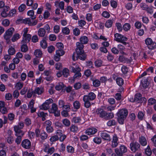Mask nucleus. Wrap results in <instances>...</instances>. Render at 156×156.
Here are the masks:
<instances>
[{
	"mask_svg": "<svg viewBox=\"0 0 156 156\" xmlns=\"http://www.w3.org/2000/svg\"><path fill=\"white\" fill-rule=\"evenodd\" d=\"M76 45L77 48L76 49V52H74L72 55L73 60L76 61L79 59L82 60H85L87 55L83 50L84 45L80 44L79 42L76 43Z\"/></svg>",
	"mask_w": 156,
	"mask_h": 156,
	"instance_id": "obj_1",
	"label": "nucleus"
},
{
	"mask_svg": "<svg viewBox=\"0 0 156 156\" xmlns=\"http://www.w3.org/2000/svg\"><path fill=\"white\" fill-rule=\"evenodd\" d=\"M128 112L127 110L122 109L118 112V121L120 124H123L125 119L128 115Z\"/></svg>",
	"mask_w": 156,
	"mask_h": 156,
	"instance_id": "obj_2",
	"label": "nucleus"
},
{
	"mask_svg": "<svg viewBox=\"0 0 156 156\" xmlns=\"http://www.w3.org/2000/svg\"><path fill=\"white\" fill-rule=\"evenodd\" d=\"M127 151V147L124 145H121L119 148H116L115 150V152L118 156H123V154Z\"/></svg>",
	"mask_w": 156,
	"mask_h": 156,
	"instance_id": "obj_3",
	"label": "nucleus"
},
{
	"mask_svg": "<svg viewBox=\"0 0 156 156\" xmlns=\"http://www.w3.org/2000/svg\"><path fill=\"white\" fill-rule=\"evenodd\" d=\"M131 150L133 152L138 151L140 148V145L136 141H133L130 144Z\"/></svg>",
	"mask_w": 156,
	"mask_h": 156,
	"instance_id": "obj_4",
	"label": "nucleus"
},
{
	"mask_svg": "<svg viewBox=\"0 0 156 156\" xmlns=\"http://www.w3.org/2000/svg\"><path fill=\"white\" fill-rule=\"evenodd\" d=\"M146 44L147 45H150L148 48L151 49L156 48V43L153 42L152 40L150 38H148L145 40Z\"/></svg>",
	"mask_w": 156,
	"mask_h": 156,
	"instance_id": "obj_5",
	"label": "nucleus"
},
{
	"mask_svg": "<svg viewBox=\"0 0 156 156\" xmlns=\"http://www.w3.org/2000/svg\"><path fill=\"white\" fill-rule=\"evenodd\" d=\"M51 113H53L55 116H58L60 115V112L58 110L57 105L56 104L53 103L51 109Z\"/></svg>",
	"mask_w": 156,
	"mask_h": 156,
	"instance_id": "obj_6",
	"label": "nucleus"
},
{
	"mask_svg": "<svg viewBox=\"0 0 156 156\" xmlns=\"http://www.w3.org/2000/svg\"><path fill=\"white\" fill-rule=\"evenodd\" d=\"M14 30V28L12 27L8 29L6 31L5 34L4 35V38L7 40L9 39L12 36Z\"/></svg>",
	"mask_w": 156,
	"mask_h": 156,
	"instance_id": "obj_7",
	"label": "nucleus"
},
{
	"mask_svg": "<svg viewBox=\"0 0 156 156\" xmlns=\"http://www.w3.org/2000/svg\"><path fill=\"white\" fill-rule=\"evenodd\" d=\"M15 133V135L17 136V138L15 140V142L17 144H19L22 140V137L24 135V133L23 132H21V133H20L18 131Z\"/></svg>",
	"mask_w": 156,
	"mask_h": 156,
	"instance_id": "obj_8",
	"label": "nucleus"
},
{
	"mask_svg": "<svg viewBox=\"0 0 156 156\" xmlns=\"http://www.w3.org/2000/svg\"><path fill=\"white\" fill-rule=\"evenodd\" d=\"M115 38V40L119 42H122V41H126L127 40V38L122 35L118 33H116L114 35Z\"/></svg>",
	"mask_w": 156,
	"mask_h": 156,
	"instance_id": "obj_9",
	"label": "nucleus"
},
{
	"mask_svg": "<svg viewBox=\"0 0 156 156\" xmlns=\"http://www.w3.org/2000/svg\"><path fill=\"white\" fill-rule=\"evenodd\" d=\"M96 113L99 116L102 118H106V112L102 109L98 108L96 109Z\"/></svg>",
	"mask_w": 156,
	"mask_h": 156,
	"instance_id": "obj_10",
	"label": "nucleus"
},
{
	"mask_svg": "<svg viewBox=\"0 0 156 156\" xmlns=\"http://www.w3.org/2000/svg\"><path fill=\"white\" fill-rule=\"evenodd\" d=\"M101 136L103 139L108 141L111 140L110 135L106 131H102L101 133Z\"/></svg>",
	"mask_w": 156,
	"mask_h": 156,
	"instance_id": "obj_11",
	"label": "nucleus"
},
{
	"mask_svg": "<svg viewBox=\"0 0 156 156\" xmlns=\"http://www.w3.org/2000/svg\"><path fill=\"white\" fill-rule=\"evenodd\" d=\"M21 145L24 148L26 149H29L31 146V143L28 139H24L22 142Z\"/></svg>",
	"mask_w": 156,
	"mask_h": 156,
	"instance_id": "obj_12",
	"label": "nucleus"
},
{
	"mask_svg": "<svg viewBox=\"0 0 156 156\" xmlns=\"http://www.w3.org/2000/svg\"><path fill=\"white\" fill-rule=\"evenodd\" d=\"M24 126V124L23 122H20L19 123L18 125L17 126H14V130L15 132H17L19 131V133H21V132H23L20 129H22Z\"/></svg>",
	"mask_w": 156,
	"mask_h": 156,
	"instance_id": "obj_13",
	"label": "nucleus"
},
{
	"mask_svg": "<svg viewBox=\"0 0 156 156\" xmlns=\"http://www.w3.org/2000/svg\"><path fill=\"white\" fill-rule=\"evenodd\" d=\"M83 97L89 100L92 101L95 98L96 95L94 93L90 92L88 94V95H85Z\"/></svg>",
	"mask_w": 156,
	"mask_h": 156,
	"instance_id": "obj_14",
	"label": "nucleus"
},
{
	"mask_svg": "<svg viewBox=\"0 0 156 156\" xmlns=\"http://www.w3.org/2000/svg\"><path fill=\"white\" fill-rule=\"evenodd\" d=\"M80 43L79 42L80 44L83 45V44H86L88 43L89 41L88 38L86 36L81 37L80 39Z\"/></svg>",
	"mask_w": 156,
	"mask_h": 156,
	"instance_id": "obj_15",
	"label": "nucleus"
},
{
	"mask_svg": "<svg viewBox=\"0 0 156 156\" xmlns=\"http://www.w3.org/2000/svg\"><path fill=\"white\" fill-rule=\"evenodd\" d=\"M23 36V38L21 41V43H24V44L28 43L30 41L31 38V35L29 34H28L27 35H25Z\"/></svg>",
	"mask_w": 156,
	"mask_h": 156,
	"instance_id": "obj_16",
	"label": "nucleus"
},
{
	"mask_svg": "<svg viewBox=\"0 0 156 156\" xmlns=\"http://www.w3.org/2000/svg\"><path fill=\"white\" fill-rule=\"evenodd\" d=\"M97 131V129L94 128H92L87 129L86 130L85 133L88 135L94 134Z\"/></svg>",
	"mask_w": 156,
	"mask_h": 156,
	"instance_id": "obj_17",
	"label": "nucleus"
},
{
	"mask_svg": "<svg viewBox=\"0 0 156 156\" xmlns=\"http://www.w3.org/2000/svg\"><path fill=\"white\" fill-rule=\"evenodd\" d=\"M119 61L122 62L128 63L131 62V61L129 59L123 55L120 56L119 58Z\"/></svg>",
	"mask_w": 156,
	"mask_h": 156,
	"instance_id": "obj_18",
	"label": "nucleus"
},
{
	"mask_svg": "<svg viewBox=\"0 0 156 156\" xmlns=\"http://www.w3.org/2000/svg\"><path fill=\"white\" fill-rule=\"evenodd\" d=\"M118 140V138L116 136H113L112 144V147H115L117 146L118 145L117 142Z\"/></svg>",
	"mask_w": 156,
	"mask_h": 156,
	"instance_id": "obj_19",
	"label": "nucleus"
},
{
	"mask_svg": "<svg viewBox=\"0 0 156 156\" xmlns=\"http://www.w3.org/2000/svg\"><path fill=\"white\" fill-rule=\"evenodd\" d=\"M139 142L141 145L145 146L147 144V140L144 137L141 136L139 137Z\"/></svg>",
	"mask_w": 156,
	"mask_h": 156,
	"instance_id": "obj_20",
	"label": "nucleus"
},
{
	"mask_svg": "<svg viewBox=\"0 0 156 156\" xmlns=\"http://www.w3.org/2000/svg\"><path fill=\"white\" fill-rule=\"evenodd\" d=\"M149 84V82L147 79H143L141 81V85L144 88L147 87Z\"/></svg>",
	"mask_w": 156,
	"mask_h": 156,
	"instance_id": "obj_21",
	"label": "nucleus"
},
{
	"mask_svg": "<svg viewBox=\"0 0 156 156\" xmlns=\"http://www.w3.org/2000/svg\"><path fill=\"white\" fill-rule=\"evenodd\" d=\"M134 101L138 103H141V94L140 93L136 94L135 95Z\"/></svg>",
	"mask_w": 156,
	"mask_h": 156,
	"instance_id": "obj_22",
	"label": "nucleus"
},
{
	"mask_svg": "<svg viewBox=\"0 0 156 156\" xmlns=\"http://www.w3.org/2000/svg\"><path fill=\"white\" fill-rule=\"evenodd\" d=\"M17 21H20L26 24H28L29 25H31L32 22H31L30 18H27L23 20L18 19Z\"/></svg>",
	"mask_w": 156,
	"mask_h": 156,
	"instance_id": "obj_23",
	"label": "nucleus"
},
{
	"mask_svg": "<svg viewBox=\"0 0 156 156\" xmlns=\"http://www.w3.org/2000/svg\"><path fill=\"white\" fill-rule=\"evenodd\" d=\"M46 37H45L43 38V39L40 42L41 46L44 49L46 48L47 47V43L46 41Z\"/></svg>",
	"mask_w": 156,
	"mask_h": 156,
	"instance_id": "obj_24",
	"label": "nucleus"
},
{
	"mask_svg": "<svg viewBox=\"0 0 156 156\" xmlns=\"http://www.w3.org/2000/svg\"><path fill=\"white\" fill-rule=\"evenodd\" d=\"M91 80L93 82V85L94 87H98L101 84V82L98 80L91 78Z\"/></svg>",
	"mask_w": 156,
	"mask_h": 156,
	"instance_id": "obj_25",
	"label": "nucleus"
},
{
	"mask_svg": "<svg viewBox=\"0 0 156 156\" xmlns=\"http://www.w3.org/2000/svg\"><path fill=\"white\" fill-rule=\"evenodd\" d=\"M83 101L84 102V107L87 108H88L90 106L91 104L90 102V101L86 98L83 97Z\"/></svg>",
	"mask_w": 156,
	"mask_h": 156,
	"instance_id": "obj_26",
	"label": "nucleus"
},
{
	"mask_svg": "<svg viewBox=\"0 0 156 156\" xmlns=\"http://www.w3.org/2000/svg\"><path fill=\"white\" fill-rule=\"evenodd\" d=\"M48 114L47 113H44L43 112H40V117H42V120L44 121L47 118Z\"/></svg>",
	"mask_w": 156,
	"mask_h": 156,
	"instance_id": "obj_27",
	"label": "nucleus"
},
{
	"mask_svg": "<svg viewBox=\"0 0 156 156\" xmlns=\"http://www.w3.org/2000/svg\"><path fill=\"white\" fill-rule=\"evenodd\" d=\"M23 44L21 47V51L23 52H26L28 50V47L27 45L26 44H24V43H22Z\"/></svg>",
	"mask_w": 156,
	"mask_h": 156,
	"instance_id": "obj_28",
	"label": "nucleus"
},
{
	"mask_svg": "<svg viewBox=\"0 0 156 156\" xmlns=\"http://www.w3.org/2000/svg\"><path fill=\"white\" fill-rule=\"evenodd\" d=\"M70 69L72 72L75 73H80L81 71V69L79 67L75 68L74 67L71 66Z\"/></svg>",
	"mask_w": 156,
	"mask_h": 156,
	"instance_id": "obj_29",
	"label": "nucleus"
},
{
	"mask_svg": "<svg viewBox=\"0 0 156 156\" xmlns=\"http://www.w3.org/2000/svg\"><path fill=\"white\" fill-rule=\"evenodd\" d=\"M64 87V84L60 82L55 87V89L57 90H60Z\"/></svg>",
	"mask_w": 156,
	"mask_h": 156,
	"instance_id": "obj_30",
	"label": "nucleus"
},
{
	"mask_svg": "<svg viewBox=\"0 0 156 156\" xmlns=\"http://www.w3.org/2000/svg\"><path fill=\"white\" fill-rule=\"evenodd\" d=\"M116 80L117 83L119 86H121L124 83L123 80L122 78L118 77Z\"/></svg>",
	"mask_w": 156,
	"mask_h": 156,
	"instance_id": "obj_31",
	"label": "nucleus"
},
{
	"mask_svg": "<svg viewBox=\"0 0 156 156\" xmlns=\"http://www.w3.org/2000/svg\"><path fill=\"white\" fill-rule=\"evenodd\" d=\"M113 21V20H108L105 23V26L107 28H110L112 27Z\"/></svg>",
	"mask_w": 156,
	"mask_h": 156,
	"instance_id": "obj_32",
	"label": "nucleus"
},
{
	"mask_svg": "<svg viewBox=\"0 0 156 156\" xmlns=\"http://www.w3.org/2000/svg\"><path fill=\"white\" fill-rule=\"evenodd\" d=\"M62 122L66 127H69L70 125V121L67 119H63L62 120Z\"/></svg>",
	"mask_w": 156,
	"mask_h": 156,
	"instance_id": "obj_33",
	"label": "nucleus"
},
{
	"mask_svg": "<svg viewBox=\"0 0 156 156\" xmlns=\"http://www.w3.org/2000/svg\"><path fill=\"white\" fill-rule=\"evenodd\" d=\"M56 55H59V57L62 56L65 54V51L62 49L57 50L56 52Z\"/></svg>",
	"mask_w": 156,
	"mask_h": 156,
	"instance_id": "obj_34",
	"label": "nucleus"
},
{
	"mask_svg": "<svg viewBox=\"0 0 156 156\" xmlns=\"http://www.w3.org/2000/svg\"><path fill=\"white\" fill-rule=\"evenodd\" d=\"M34 12L33 10H31L28 11L27 13V15L31 16L32 20H34L36 18V16H34Z\"/></svg>",
	"mask_w": 156,
	"mask_h": 156,
	"instance_id": "obj_35",
	"label": "nucleus"
},
{
	"mask_svg": "<svg viewBox=\"0 0 156 156\" xmlns=\"http://www.w3.org/2000/svg\"><path fill=\"white\" fill-rule=\"evenodd\" d=\"M50 107L49 106L47 105L45 102L43 103L41 106H40V108L41 109L46 110L48 109Z\"/></svg>",
	"mask_w": 156,
	"mask_h": 156,
	"instance_id": "obj_36",
	"label": "nucleus"
},
{
	"mask_svg": "<svg viewBox=\"0 0 156 156\" xmlns=\"http://www.w3.org/2000/svg\"><path fill=\"white\" fill-rule=\"evenodd\" d=\"M7 141L9 144H12L14 141L13 137L11 135H9L7 138Z\"/></svg>",
	"mask_w": 156,
	"mask_h": 156,
	"instance_id": "obj_37",
	"label": "nucleus"
},
{
	"mask_svg": "<svg viewBox=\"0 0 156 156\" xmlns=\"http://www.w3.org/2000/svg\"><path fill=\"white\" fill-rule=\"evenodd\" d=\"M23 83H22L18 82L16 84L15 87L16 88L17 90H20L23 87Z\"/></svg>",
	"mask_w": 156,
	"mask_h": 156,
	"instance_id": "obj_38",
	"label": "nucleus"
},
{
	"mask_svg": "<svg viewBox=\"0 0 156 156\" xmlns=\"http://www.w3.org/2000/svg\"><path fill=\"white\" fill-rule=\"evenodd\" d=\"M45 33L46 31L43 28L40 29V37H44Z\"/></svg>",
	"mask_w": 156,
	"mask_h": 156,
	"instance_id": "obj_39",
	"label": "nucleus"
},
{
	"mask_svg": "<svg viewBox=\"0 0 156 156\" xmlns=\"http://www.w3.org/2000/svg\"><path fill=\"white\" fill-rule=\"evenodd\" d=\"M116 122L114 119L109 121L107 123V125L108 126H115L116 124Z\"/></svg>",
	"mask_w": 156,
	"mask_h": 156,
	"instance_id": "obj_40",
	"label": "nucleus"
},
{
	"mask_svg": "<svg viewBox=\"0 0 156 156\" xmlns=\"http://www.w3.org/2000/svg\"><path fill=\"white\" fill-rule=\"evenodd\" d=\"M148 103L149 105H152L156 103V100L153 98H149L148 101Z\"/></svg>",
	"mask_w": 156,
	"mask_h": 156,
	"instance_id": "obj_41",
	"label": "nucleus"
},
{
	"mask_svg": "<svg viewBox=\"0 0 156 156\" xmlns=\"http://www.w3.org/2000/svg\"><path fill=\"white\" fill-rule=\"evenodd\" d=\"M63 74L65 77H67L69 74V69L66 68L64 69L63 70Z\"/></svg>",
	"mask_w": 156,
	"mask_h": 156,
	"instance_id": "obj_42",
	"label": "nucleus"
},
{
	"mask_svg": "<svg viewBox=\"0 0 156 156\" xmlns=\"http://www.w3.org/2000/svg\"><path fill=\"white\" fill-rule=\"evenodd\" d=\"M20 34L18 33L14 35L12 38V41L13 42L16 41L20 38Z\"/></svg>",
	"mask_w": 156,
	"mask_h": 156,
	"instance_id": "obj_43",
	"label": "nucleus"
},
{
	"mask_svg": "<svg viewBox=\"0 0 156 156\" xmlns=\"http://www.w3.org/2000/svg\"><path fill=\"white\" fill-rule=\"evenodd\" d=\"M102 62L101 60H97L95 62V65L96 66L99 67L102 66Z\"/></svg>",
	"mask_w": 156,
	"mask_h": 156,
	"instance_id": "obj_44",
	"label": "nucleus"
},
{
	"mask_svg": "<svg viewBox=\"0 0 156 156\" xmlns=\"http://www.w3.org/2000/svg\"><path fill=\"white\" fill-rule=\"evenodd\" d=\"M70 131L73 132H75L78 130V128L77 126L73 125H72L70 127Z\"/></svg>",
	"mask_w": 156,
	"mask_h": 156,
	"instance_id": "obj_45",
	"label": "nucleus"
},
{
	"mask_svg": "<svg viewBox=\"0 0 156 156\" xmlns=\"http://www.w3.org/2000/svg\"><path fill=\"white\" fill-rule=\"evenodd\" d=\"M8 51L9 55H14L16 52L15 49L12 47H11L9 48Z\"/></svg>",
	"mask_w": 156,
	"mask_h": 156,
	"instance_id": "obj_46",
	"label": "nucleus"
},
{
	"mask_svg": "<svg viewBox=\"0 0 156 156\" xmlns=\"http://www.w3.org/2000/svg\"><path fill=\"white\" fill-rule=\"evenodd\" d=\"M81 120V119L80 117H75L72 119V122L77 123L80 122Z\"/></svg>",
	"mask_w": 156,
	"mask_h": 156,
	"instance_id": "obj_47",
	"label": "nucleus"
},
{
	"mask_svg": "<svg viewBox=\"0 0 156 156\" xmlns=\"http://www.w3.org/2000/svg\"><path fill=\"white\" fill-rule=\"evenodd\" d=\"M41 136L42 140H44L47 138L48 135L45 132L43 131L41 133Z\"/></svg>",
	"mask_w": 156,
	"mask_h": 156,
	"instance_id": "obj_48",
	"label": "nucleus"
},
{
	"mask_svg": "<svg viewBox=\"0 0 156 156\" xmlns=\"http://www.w3.org/2000/svg\"><path fill=\"white\" fill-rule=\"evenodd\" d=\"M115 25L117 27V29L119 32H121L122 30V24L119 23H117L115 24Z\"/></svg>",
	"mask_w": 156,
	"mask_h": 156,
	"instance_id": "obj_49",
	"label": "nucleus"
},
{
	"mask_svg": "<svg viewBox=\"0 0 156 156\" xmlns=\"http://www.w3.org/2000/svg\"><path fill=\"white\" fill-rule=\"evenodd\" d=\"M123 27L124 30L127 31L130 29V26L129 24L126 23L123 26Z\"/></svg>",
	"mask_w": 156,
	"mask_h": 156,
	"instance_id": "obj_50",
	"label": "nucleus"
},
{
	"mask_svg": "<svg viewBox=\"0 0 156 156\" xmlns=\"http://www.w3.org/2000/svg\"><path fill=\"white\" fill-rule=\"evenodd\" d=\"M58 137L57 135H55L51 136L50 140L51 142H53L58 140Z\"/></svg>",
	"mask_w": 156,
	"mask_h": 156,
	"instance_id": "obj_51",
	"label": "nucleus"
},
{
	"mask_svg": "<svg viewBox=\"0 0 156 156\" xmlns=\"http://www.w3.org/2000/svg\"><path fill=\"white\" fill-rule=\"evenodd\" d=\"M73 105L75 108L78 109L80 108V103L79 101H76L73 103Z\"/></svg>",
	"mask_w": 156,
	"mask_h": 156,
	"instance_id": "obj_52",
	"label": "nucleus"
},
{
	"mask_svg": "<svg viewBox=\"0 0 156 156\" xmlns=\"http://www.w3.org/2000/svg\"><path fill=\"white\" fill-rule=\"evenodd\" d=\"M33 95V90L32 89L29 90L27 94V97L28 98H30Z\"/></svg>",
	"mask_w": 156,
	"mask_h": 156,
	"instance_id": "obj_53",
	"label": "nucleus"
},
{
	"mask_svg": "<svg viewBox=\"0 0 156 156\" xmlns=\"http://www.w3.org/2000/svg\"><path fill=\"white\" fill-rule=\"evenodd\" d=\"M62 32L65 34H69L70 31L68 28L65 27L62 29Z\"/></svg>",
	"mask_w": 156,
	"mask_h": 156,
	"instance_id": "obj_54",
	"label": "nucleus"
},
{
	"mask_svg": "<svg viewBox=\"0 0 156 156\" xmlns=\"http://www.w3.org/2000/svg\"><path fill=\"white\" fill-rule=\"evenodd\" d=\"M67 150L69 153H73L74 152V148L71 146H68L67 147Z\"/></svg>",
	"mask_w": 156,
	"mask_h": 156,
	"instance_id": "obj_55",
	"label": "nucleus"
},
{
	"mask_svg": "<svg viewBox=\"0 0 156 156\" xmlns=\"http://www.w3.org/2000/svg\"><path fill=\"white\" fill-rule=\"evenodd\" d=\"M82 87L81 84L79 82L75 83L74 85V87L76 90H78Z\"/></svg>",
	"mask_w": 156,
	"mask_h": 156,
	"instance_id": "obj_56",
	"label": "nucleus"
},
{
	"mask_svg": "<svg viewBox=\"0 0 156 156\" xmlns=\"http://www.w3.org/2000/svg\"><path fill=\"white\" fill-rule=\"evenodd\" d=\"M102 15L105 18H108L110 16L109 13L106 11H104L102 14Z\"/></svg>",
	"mask_w": 156,
	"mask_h": 156,
	"instance_id": "obj_57",
	"label": "nucleus"
},
{
	"mask_svg": "<svg viewBox=\"0 0 156 156\" xmlns=\"http://www.w3.org/2000/svg\"><path fill=\"white\" fill-rule=\"evenodd\" d=\"M121 70L123 74H125L128 72V69L126 66H123L121 68Z\"/></svg>",
	"mask_w": 156,
	"mask_h": 156,
	"instance_id": "obj_58",
	"label": "nucleus"
},
{
	"mask_svg": "<svg viewBox=\"0 0 156 156\" xmlns=\"http://www.w3.org/2000/svg\"><path fill=\"white\" fill-rule=\"evenodd\" d=\"M34 100L33 99H32L30 101L28 105V108L29 109L30 108H31L32 107H34Z\"/></svg>",
	"mask_w": 156,
	"mask_h": 156,
	"instance_id": "obj_59",
	"label": "nucleus"
},
{
	"mask_svg": "<svg viewBox=\"0 0 156 156\" xmlns=\"http://www.w3.org/2000/svg\"><path fill=\"white\" fill-rule=\"evenodd\" d=\"M2 24L5 27L8 26L9 24V21L7 19H5L2 21Z\"/></svg>",
	"mask_w": 156,
	"mask_h": 156,
	"instance_id": "obj_60",
	"label": "nucleus"
},
{
	"mask_svg": "<svg viewBox=\"0 0 156 156\" xmlns=\"http://www.w3.org/2000/svg\"><path fill=\"white\" fill-rule=\"evenodd\" d=\"M27 90L28 88L25 87L23 88V89L21 90L20 92V93L22 95H24L25 94H26Z\"/></svg>",
	"mask_w": 156,
	"mask_h": 156,
	"instance_id": "obj_61",
	"label": "nucleus"
},
{
	"mask_svg": "<svg viewBox=\"0 0 156 156\" xmlns=\"http://www.w3.org/2000/svg\"><path fill=\"white\" fill-rule=\"evenodd\" d=\"M114 117V114L113 113L110 112L107 113L106 115V118L107 119H112Z\"/></svg>",
	"mask_w": 156,
	"mask_h": 156,
	"instance_id": "obj_62",
	"label": "nucleus"
},
{
	"mask_svg": "<svg viewBox=\"0 0 156 156\" xmlns=\"http://www.w3.org/2000/svg\"><path fill=\"white\" fill-rule=\"evenodd\" d=\"M93 141L94 143L97 144H100L101 141V139L97 137L94 138L93 139Z\"/></svg>",
	"mask_w": 156,
	"mask_h": 156,
	"instance_id": "obj_63",
	"label": "nucleus"
},
{
	"mask_svg": "<svg viewBox=\"0 0 156 156\" xmlns=\"http://www.w3.org/2000/svg\"><path fill=\"white\" fill-rule=\"evenodd\" d=\"M26 6L24 4H21L19 7V10L20 12H23L25 9Z\"/></svg>",
	"mask_w": 156,
	"mask_h": 156,
	"instance_id": "obj_64",
	"label": "nucleus"
}]
</instances>
